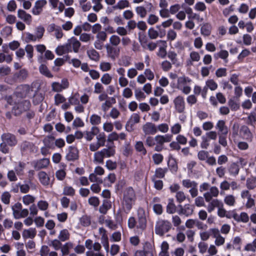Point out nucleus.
Wrapping results in <instances>:
<instances>
[{
    "label": "nucleus",
    "instance_id": "13",
    "mask_svg": "<svg viewBox=\"0 0 256 256\" xmlns=\"http://www.w3.org/2000/svg\"><path fill=\"white\" fill-rule=\"evenodd\" d=\"M210 232L212 237L215 238V245L217 246H222L224 244L225 238L221 236L220 230L218 228H212Z\"/></svg>",
    "mask_w": 256,
    "mask_h": 256
},
{
    "label": "nucleus",
    "instance_id": "25",
    "mask_svg": "<svg viewBox=\"0 0 256 256\" xmlns=\"http://www.w3.org/2000/svg\"><path fill=\"white\" fill-rule=\"evenodd\" d=\"M232 218L237 222H242L246 223L249 220V216L246 212H242L240 214H238L234 212H232Z\"/></svg>",
    "mask_w": 256,
    "mask_h": 256
},
{
    "label": "nucleus",
    "instance_id": "46",
    "mask_svg": "<svg viewBox=\"0 0 256 256\" xmlns=\"http://www.w3.org/2000/svg\"><path fill=\"white\" fill-rule=\"evenodd\" d=\"M168 170V168H158L156 170L154 176L159 178H164Z\"/></svg>",
    "mask_w": 256,
    "mask_h": 256
},
{
    "label": "nucleus",
    "instance_id": "33",
    "mask_svg": "<svg viewBox=\"0 0 256 256\" xmlns=\"http://www.w3.org/2000/svg\"><path fill=\"white\" fill-rule=\"evenodd\" d=\"M100 130L98 127L92 126L90 132H86V134L85 138L88 141L92 140L94 136L98 134Z\"/></svg>",
    "mask_w": 256,
    "mask_h": 256
},
{
    "label": "nucleus",
    "instance_id": "45",
    "mask_svg": "<svg viewBox=\"0 0 256 256\" xmlns=\"http://www.w3.org/2000/svg\"><path fill=\"white\" fill-rule=\"evenodd\" d=\"M228 170L230 175L236 176L239 172V166L236 164L234 162L230 166Z\"/></svg>",
    "mask_w": 256,
    "mask_h": 256
},
{
    "label": "nucleus",
    "instance_id": "48",
    "mask_svg": "<svg viewBox=\"0 0 256 256\" xmlns=\"http://www.w3.org/2000/svg\"><path fill=\"white\" fill-rule=\"evenodd\" d=\"M110 44L112 46H117L120 43V38L119 36L114 34L110 38Z\"/></svg>",
    "mask_w": 256,
    "mask_h": 256
},
{
    "label": "nucleus",
    "instance_id": "1",
    "mask_svg": "<svg viewBox=\"0 0 256 256\" xmlns=\"http://www.w3.org/2000/svg\"><path fill=\"white\" fill-rule=\"evenodd\" d=\"M136 200V192L132 187H128L123 192L122 207L124 211L128 214L135 204Z\"/></svg>",
    "mask_w": 256,
    "mask_h": 256
},
{
    "label": "nucleus",
    "instance_id": "49",
    "mask_svg": "<svg viewBox=\"0 0 256 256\" xmlns=\"http://www.w3.org/2000/svg\"><path fill=\"white\" fill-rule=\"evenodd\" d=\"M246 186L248 190H253L256 188V178H248L246 181Z\"/></svg>",
    "mask_w": 256,
    "mask_h": 256
},
{
    "label": "nucleus",
    "instance_id": "47",
    "mask_svg": "<svg viewBox=\"0 0 256 256\" xmlns=\"http://www.w3.org/2000/svg\"><path fill=\"white\" fill-rule=\"evenodd\" d=\"M58 239L61 242H65L68 240L70 238V233L66 229L62 230L58 236Z\"/></svg>",
    "mask_w": 256,
    "mask_h": 256
},
{
    "label": "nucleus",
    "instance_id": "19",
    "mask_svg": "<svg viewBox=\"0 0 256 256\" xmlns=\"http://www.w3.org/2000/svg\"><path fill=\"white\" fill-rule=\"evenodd\" d=\"M50 160L47 158H44L38 160H34L32 164L34 168L36 170H40L47 168L50 164Z\"/></svg>",
    "mask_w": 256,
    "mask_h": 256
},
{
    "label": "nucleus",
    "instance_id": "3",
    "mask_svg": "<svg viewBox=\"0 0 256 256\" xmlns=\"http://www.w3.org/2000/svg\"><path fill=\"white\" fill-rule=\"evenodd\" d=\"M85 246L88 251L86 252V256H104V254L100 252L102 246L99 242L92 243V240L88 239L85 242Z\"/></svg>",
    "mask_w": 256,
    "mask_h": 256
},
{
    "label": "nucleus",
    "instance_id": "4",
    "mask_svg": "<svg viewBox=\"0 0 256 256\" xmlns=\"http://www.w3.org/2000/svg\"><path fill=\"white\" fill-rule=\"evenodd\" d=\"M172 228V224L168 220L158 218L155 226V233L160 236H163L168 232Z\"/></svg>",
    "mask_w": 256,
    "mask_h": 256
},
{
    "label": "nucleus",
    "instance_id": "22",
    "mask_svg": "<svg viewBox=\"0 0 256 256\" xmlns=\"http://www.w3.org/2000/svg\"><path fill=\"white\" fill-rule=\"evenodd\" d=\"M172 138V135L166 134L164 135H156L155 136L156 144L163 146L164 143L170 142Z\"/></svg>",
    "mask_w": 256,
    "mask_h": 256
},
{
    "label": "nucleus",
    "instance_id": "42",
    "mask_svg": "<svg viewBox=\"0 0 256 256\" xmlns=\"http://www.w3.org/2000/svg\"><path fill=\"white\" fill-rule=\"evenodd\" d=\"M136 150L140 152L142 155L146 154V150L144 146V143L142 141H137L134 145Z\"/></svg>",
    "mask_w": 256,
    "mask_h": 256
},
{
    "label": "nucleus",
    "instance_id": "55",
    "mask_svg": "<svg viewBox=\"0 0 256 256\" xmlns=\"http://www.w3.org/2000/svg\"><path fill=\"white\" fill-rule=\"evenodd\" d=\"M206 86L211 90H215L218 88V84L212 79L208 80L206 82Z\"/></svg>",
    "mask_w": 256,
    "mask_h": 256
},
{
    "label": "nucleus",
    "instance_id": "53",
    "mask_svg": "<svg viewBox=\"0 0 256 256\" xmlns=\"http://www.w3.org/2000/svg\"><path fill=\"white\" fill-rule=\"evenodd\" d=\"M68 102L71 105H76L80 103V97L78 93L72 95L68 98Z\"/></svg>",
    "mask_w": 256,
    "mask_h": 256
},
{
    "label": "nucleus",
    "instance_id": "36",
    "mask_svg": "<svg viewBox=\"0 0 256 256\" xmlns=\"http://www.w3.org/2000/svg\"><path fill=\"white\" fill-rule=\"evenodd\" d=\"M86 53L90 60L96 62H97L99 60L100 54L94 49L92 48L88 50H87Z\"/></svg>",
    "mask_w": 256,
    "mask_h": 256
},
{
    "label": "nucleus",
    "instance_id": "26",
    "mask_svg": "<svg viewBox=\"0 0 256 256\" xmlns=\"http://www.w3.org/2000/svg\"><path fill=\"white\" fill-rule=\"evenodd\" d=\"M216 128L218 130V134H228V129L224 120H219L216 125Z\"/></svg>",
    "mask_w": 256,
    "mask_h": 256
},
{
    "label": "nucleus",
    "instance_id": "61",
    "mask_svg": "<svg viewBox=\"0 0 256 256\" xmlns=\"http://www.w3.org/2000/svg\"><path fill=\"white\" fill-rule=\"evenodd\" d=\"M102 0H92V2L94 4L92 8L96 12H99L103 8V6L102 4Z\"/></svg>",
    "mask_w": 256,
    "mask_h": 256
},
{
    "label": "nucleus",
    "instance_id": "7",
    "mask_svg": "<svg viewBox=\"0 0 256 256\" xmlns=\"http://www.w3.org/2000/svg\"><path fill=\"white\" fill-rule=\"evenodd\" d=\"M30 106V103L28 100H23L16 104L12 108V112L16 116L20 115L22 112L28 110Z\"/></svg>",
    "mask_w": 256,
    "mask_h": 256
},
{
    "label": "nucleus",
    "instance_id": "29",
    "mask_svg": "<svg viewBox=\"0 0 256 256\" xmlns=\"http://www.w3.org/2000/svg\"><path fill=\"white\" fill-rule=\"evenodd\" d=\"M179 208H180L179 214H184L186 216H191L193 213L194 208L192 206L188 204H185L184 206L182 205H180Z\"/></svg>",
    "mask_w": 256,
    "mask_h": 256
},
{
    "label": "nucleus",
    "instance_id": "6",
    "mask_svg": "<svg viewBox=\"0 0 256 256\" xmlns=\"http://www.w3.org/2000/svg\"><path fill=\"white\" fill-rule=\"evenodd\" d=\"M96 136L97 142L91 143L89 146L90 150L92 152H96L100 147L105 146L106 142V136L105 134L103 132H98Z\"/></svg>",
    "mask_w": 256,
    "mask_h": 256
},
{
    "label": "nucleus",
    "instance_id": "30",
    "mask_svg": "<svg viewBox=\"0 0 256 256\" xmlns=\"http://www.w3.org/2000/svg\"><path fill=\"white\" fill-rule=\"evenodd\" d=\"M72 52V50L70 49L68 43L62 46H58L56 50V54L59 56H62L64 54Z\"/></svg>",
    "mask_w": 256,
    "mask_h": 256
},
{
    "label": "nucleus",
    "instance_id": "18",
    "mask_svg": "<svg viewBox=\"0 0 256 256\" xmlns=\"http://www.w3.org/2000/svg\"><path fill=\"white\" fill-rule=\"evenodd\" d=\"M174 108L178 113H182L185 109V102L182 96H178L174 100Z\"/></svg>",
    "mask_w": 256,
    "mask_h": 256
},
{
    "label": "nucleus",
    "instance_id": "32",
    "mask_svg": "<svg viewBox=\"0 0 256 256\" xmlns=\"http://www.w3.org/2000/svg\"><path fill=\"white\" fill-rule=\"evenodd\" d=\"M168 57L171 60L172 64L174 65H175L176 66H180V62L178 58L177 54L174 51H168Z\"/></svg>",
    "mask_w": 256,
    "mask_h": 256
},
{
    "label": "nucleus",
    "instance_id": "43",
    "mask_svg": "<svg viewBox=\"0 0 256 256\" xmlns=\"http://www.w3.org/2000/svg\"><path fill=\"white\" fill-rule=\"evenodd\" d=\"M130 6V3L128 0H121L118 2L116 4L113 6L114 10H122Z\"/></svg>",
    "mask_w": 256,
    "mask_h": 256
},
{
    "label": "nucleus",
    "instance_id": "35",
    "mask_svg": "<svg viewBox=\"0 0 256 256\" xmlns=\"http://www.w3.org/2000/svg\"><path fill=\"white\" fill-rule=\"evenodd\" d=\"M111 202L109 200H104L102 204L99 208V211L101 214H106L111 208Z\"/></svg>",
    "mask_w": 256,
    "mask_h": 256
},
{
    "label": "nucleus",
    "instance_id": "39",
    "mask_svg": "<svg viewBox=\"0 0 256 256\" xmlns=\"http://www.w3.org/2000/svg\"><path fill=\"white\" fill-rule=\"evenodd\" d=\"M224 203L230 206H233L236 203V198L232 194L226 195L224 200Z\"/></svg>",
    "mask_w": 256,
    "mask_h": 256
},
{
    "label": "nucleus",
    "instance_id": "11",
    "mask_svg": "<svg viewBox=\"0 0 256 256\" xmlns=\"http://www.w3.org/2000/svg\"><path fill=\"white\" fill-rule=\"evenodd\" d=\"M138 224L137 228L142 230L146 228V216L145 210L142 208H139L138 210Z\"/></svg>",
    "mask_w": 256,
    "mask_h": 256
},
{
    "label": "nucleus",
    "instance_id": "50",
    "mask_svg": "<svg viewBox=\"0 0 256 256\" xmlns=\"http://www.w3.org/2000/svg\"><path fill=\"white\" fill-rule=\"evenodd\" d=\"M176 211V206L173 199H169L168 203L166 206V212L168 214H174Z\"/></svg>",
    "mask_w": 256,
    "mask_h": 256
},
{
    "label": "nucleus",
    "instance_id": "2",
    "mask_svg": "<svg viewBox=\"0 0 256 256\" xmlns=\"http://www.w3.org/2000/svg\"><path fill=\"white\" fill-rule=\"evenodd\" d=\"M94 152L93 162L96 164H104V158L112 157L115 155L116 149L114 146H110Z\"/></svg>",
    "mask_w": 256,
    "mask_h": 256
},
{
    "label": "nucleus",
    "instance_id": "34",
    "mask_svg": "<svg viewBox=\"0 0 256 256\" xmlns=\"http://www.w3.org/2000/svg\"><path fill=\"white\" fill-rule=\"evenodd\" d=\"M42 142L44 146L51 149L54 148V138L52 136H48L44 138Z\"/></svg>",
    "mask_w": 256,
    "mask_h": 256
},
{
    "label": "nucleus",
    "instance_id": "28",
    "mask_svg": "<svg viewBox=\"0 0 256 256\" xmlns=\"http://www.w3.org/2000/svg\"><path fill=\"white\" fill-rule=\"evenodd\" d=\"M38 176V180L42 185L47 186L50 184V178L45 172H40Z\"/></svg>",
    "mask_w": 256,
    "mask_h": 256
},
{
    "label": "nucleus",
    "instance_id": "58",
    "mask_svg": "<svg viewBox=\"0 0 256 256\" xmlns=\"http://www.w3.org/2000/svg\"><path fill=\"white\" fill-rule=\"evenodd\" d=\"M90 122L92 125H98L101 122V117L98 114H92L90 118Z\"/></svg>",
    "mask_w": 256,
    "mask_h": 256
},
{
    "label": "nucleus",
    "instance_id": "60",
    "mask_svg": "<svg viewBox=\"0 0 256 256\" xmlns=\"http://www.w3.org/2000/svg\"><path fill=\"white\" fill-rule=\"evenodd\" d=\"M63 194L66 196H74L75 194V190L70 186H65L63 190Z\"/></svg>",
    "mask_w": 256,
    "mask_h": 256
},
{
    "label": "nucleus",
    "instance_id": "16",
    "mask_svg": "<svg viewBox=\"0 0 256 256\" xmlns=\"http://www.w3.org/2000/svg\"><path fill=\"white\" fill-rule=\"evenodd\" d=\"M219 190L215 186L210 187L209 191L204 194V197L206 202H210L212 200L213 198H216L219 194Z\"/></svg>",
    "mask_w": 256,
    "mask_h": 256
},
{
    "label": "nucleus",
    "instance_id": "17",
    "mask_svg": "<svg viewBox=\"0 0 256 256\" xmlns=\"http://www.w3.org/2000/svg\"><path fill=\"white\" fill-rule=\"evenodd\" d=\"M1 138L2 140L6 142L10 146H14L18 143L16 136L10 133L4 134L2 135Z\"/></svg>",
    "mask_w": 256,
    "mask_h": 256
},
{
    "label": "nucleus",
    "instance_id": "8",
    "mask_svg": "<svg viewBox=\"0 0 256 256\" xmlns=\"http://www.w3.org/2000/svg\"><path fill=\"white\" fill-rule=\"evenodd\" d=\"M154 9L153 5L150 2H148L145 6H138L136 8V14L141 18H145L148 12H151Z\"/></svg>",
    "mask_w": 256,
    "mask_h": 256
},
{
    "label": "nucleus",
    "instance_id": "21",
    "mask_svg": "<svg viewBox=\"0 0 256 256\" xmlns=\"http://www.w3.org/2000/svg\"><path fill=\"white\" fill-rule=\"evenodd\" d=\"M28 76V72L26 69H22L14 75V80L11 82H8L12 84L14 82L18 81L22 82Z\"/></svg>",
    "mask_w": 256,
    "mask_h": 256
},
{
    "label": "nucleus",
    "instance_id": "44",
    "mask_svg": "<svg viewBox=\"0 0 256 256\" xmlns=\"http://www.w3.org/2000/svg\"><path fill=\"white\" fill-rule=\"evenodd\" d=\"M212 27L209 24H204L200 28V32L204 36H207L210 34Z\"/></svg>",
    "mask_w": 256,
    "mask_h": 256
},
{
    "label": "nucleus",
    "instance_id": "51",
    "mask_svg": "<svg viewBox=\"0 0 256 256\" xmlns=\"http://www.w3.org/2000/svg\"><path fill=\"white\" fill-rule=\"evenodd\" d=\"M35 200V197L30 194L25 195L22 198L23 203L26 206L32 204Z\"/></svg>",
    "mask_w": 256,
    "mask_h": 256
},
{
    "label": "nucleus",
    "instance_id": "23",
    "mask_svg": "<svg viewBox=\"0 0 256 256\" xmlns=\"http://www.w3.org/2000/svg\"><path fill=\"white\" fill-rule=\"evenodd\" d=\"M66 158L68 161H74L77 160L78 158V151L77 148L73 146H70Z\"/></svg>",
    "mask_w": 256,
    "mask_h": 256
},
{
    "label": "nucleus",
    "instance_id": "54",
    "mask_svg": "<svg viewBox=\"0 0 256 256\" xmlns=\"http://www.w3.org/2000/svg\"><path fill=\"white\" fill-rule=\"evenodd\" d=\"M240 132L241 134H242L246 139L252 138V134L249 128L246 126H242L240 130Z\"/></svg>",
    "mask_w": 256,
    "mask_h": 256
},
{
    "label": "nucleus",
    "instance_id": "63",
    "mask_svg": "<svg viewBox=\"0 0 256 256\" xmlns=\"http://www.w3.org/2000/svg\"><path fill=\"white\" fill-rule=\"evenodd\" d=\"M112 80V77L108 73L104 74L100 78L101 82L105 85L109 84L111 82Z\"/></svg>",
    "mask_w": 256,
    "mask_h": 256
},
{
    "label": "nucleus",
    "instance_id": "24",
    "mask_svg": "<svg viewBox=\"0 0 256 256\" xmlns=\"http://www.w3.org/2000/svg\"><path fill=\"white\" fill-rule=\"evenodd\" d=\"M18 17L28 25H30L32 22V16L24 10L21 9L18 10Z\"/></svg>",
    "mask_w": 256,
    "mask_h": 256
},
{
    "label": "nucleus",
    "instance_id": "52",
    "mask_svg": "<svg viewBox=\"0 0 256 256\" xmlns=\"http://www.w3.org/2000/svg\"><path fill=\"white\" fill-rule=\"evenodd\" d=\"M134 96L136 98L138 101L142 100L146 98V96L140 88H136L134 90Z\"/></svg>",
    "mask_w": 256,
    "mask_h": 256
},
{
    "label": "nucleus",
    "instance_id": "40",
    "mask_svg": "<svg viewBox=\"0 0 256 256\" xmlns=\"http://www.w3.org/2000/svg\"><path fill=\"white\" fill-rule=\"evenodd\" d=\"M39 70L41 74L48 78H52L53 77V75L51 74L48 67L44 64H42L40 66Z\"/></svg>",
    "mask_w": 256,
    "mask_h": 256
},
{
    "label": "nucleus",
    "instance_id": "59",
    "mask_svg": "<svg viewBox=\"0 0 256 256\" xmlns=\"http://www.w3.org/2000/svg\"><path fill=\"white\" fill-rule=\"evenodd\" d=\"M118 64L127 67L130 64V58L128 56H124L118 61Z\"/></svg>",
    "mask_w": 256,
    "mask_h": 256
},
{
    "label": "nucleus",
    "instance_id": "20",
    "mask_svg": "<svg viewBox=\"0 0 256 256\" xmlns=\"http://www.w3.org/2000/svg\"><path fill=\"white\" fill-rule=\"evenodd\" d=\"M46 4L47 2L46 0H38L36 1L32 9V14L36 16L40 14L42 11L43 8Z\"/></svg>",
    "mask_w": 256,
    "mask_h": 256
},
{
    "label": "nucleus",
    "instance_id": "10",
    "mask_svg": "<svg viewBox=\"0 0 256 256\" xmlns=\"http://www.w3.org/2000/svg\"><path fill=\"white\" fill-rule=\"evenodd\" d=\"M240 197L242 200H247L245 204V206L247 208H250L255 206V200L252 197V195L248 190H242L240 192Z\"/></svg>",
    "mask_w": 256,
    "mask_h": 256
},
{
    "label": "nucleus",
    "instance_id": "56",
    "mask_svg": "<svg viewBox=\"0 0 256 256\" xmlns=\"http://www.w3.org/2000/svg\"><path fill=\"white\" fill-rule=\"evenodd\" d=\"M49 246H52L56 250H57L60 248L62 244L59 239H55L49 242Z\"/></svg>",
    "mask_w": 256,
    "mask_h": 256
},
{
    "label": "nucleus",
    "instance_id": "37",
    "mask_svg": "<svg viewBox=\"0 0 256 256\" xmlns=\"http://www.w3.org/2000/svg\"><path fill=\"white\" fill-rule=\"evenodd\" d=\"M36 235V230L30 228L28 230H24L22 234V237L24 238H33L35 237Z\"/></svg>",
    "mask_w": 256,
    "mask_h": 256
},
{
    "label": "nucleus",
    "instance_id": "57",
    "mask_svg": "<svg viewBox=\"0 0 256 256\" xmlns=\"http://www.w3.org/2000/svg\"><path fill=\"white\" fill-rule=\"evenodd\" d=\"M94 37L90 34L87 33H82L80 36V40L82 42H88L93 40Z\"/></svg>",
    "mask_w": 256,
    "mask_h": 256
},
{
    "label": "nucleus",
    "instance_id": "12",
    "mask_svg": "<svg viewBox=\"0 0 256 256\" xmlns=\"http://www.w3.org/2000/svg\"><path fill=\"white\" fill-rule=\"evenodd\" d=\"M36 148V146L33 142L27 140L22 142L20 144V150L22 154L34 152Z\"/></svg>",
    "mask_w": 256,
    "mask_h": 256
},
{
    "label": "nucleus",
    "instance_id": "15",
    "mask_svg": "<svg viewBox=\"0 0 256 256\" xmlns=\"http://www.w3.org/2000/svg\"><path fill=\"white\" fill-rule=\"evenodd\" d=\"M140 121V116L138 114L134 113L130 116L129 120L126 122V128L128 132L133 130L134 126L138 124Z\"/></svg>",
    "mask_w": 256,
    "mask_h": 256
},
{
    "label": "nucleus",
    "instance_id": "38",
    "mask_svg": "<svg viewBox=\"0 0 256 256\" xmlns=\"http://www.w3.org/2000/svg\"><path fill=\"white\" fill-rule=\"evenodd\" d=\"M228 56V52L226 50H221L218 52L215 53L214 54V59L218 60V58H220L224 60L225 62H227V58Z\"/></svg>",
    "mask_w": 256,
    "mask_h": 256
},
{
    "label": "nucleus",
    "instance_id": "27",
    "mask_svg": "<svg viewBox=\"0 0 256 256\" xmlns=\"http://www.w3.org/2000/svg\"><path fill=\"white\" fill-rule=\"evenodd\" d=\"M67 43L70 48V49L72 50H72L74 52H78L79 51L81 44L76 38L74 36L72 37L70 39L68 40Z\"/></svg>",
    "mask_w": 256,
    "mask_h": 256
},
{
    "label": "nucleus",
    "instance_id": "9",
    "mask_svg": "<svg viewBox=\"0 0 256 256\" xmlns=\"http://www.w3.org/2000/svg\"><path fill=\"white\" fill-rule=\"evenodd\" d=\"M142 131L144 136L154 135L158 132L156 126L152 122H146L142 125Z\"/></svg>",
    "mask_w": 256,
    "mask_h": 256
},
{
    "label": "nucleus",
    "instance_id": "41",
    "mask_svg": "<svg viewBox=\"0 0 256 256\" xmlns=\"http://www.w3.org/2000/svg\"><path fill=\"white\" fill-rule=\"evenodd\" d=\"M182 186L186 188H191L194 186H198V184L194 181L190 179L183 180L182 181Z\"/></svg>",
    "mask_w": 256,
    "mask_h": 256
},
{
    "label": "nucleus",
    "instance_id": "64",
    "mask_svg": "<svg viewBox=\"0 0 256 256\" xmlns=\"http://www.w3.org/2000/svg\"><path fill=\"white\" fill-rule=\"evenodd\" d=\"M112 64L109 62H102L100 64V68L102 72H108L111 69Z\"/></svg>",
    "mask_w": 256,
    "mask_h": 256
},
{
    "label": "nucleus",
    "instance_id": "5",
    "mask_svg": "<svg viewBox=\"0 0 256 256\" xmlns=\"http://www.w3.org/2000/svg\"><path fill=\"white\" fill-rule=\"evenodd\" d=\"M192 82L189 78L182 76L178 78L177 88L180 90L184 94H188L191 91V88L188 85Z\"/></svg>",
    "mask_w": 256,
    "mask_h": 256
},
{
    "label": "nucleus",
    "instance_id": "31",
    "mask_svg": "<svg viewBox=\"0 0 256 256\" xmlns=\"http://www.w3.org/2000/svg\"><path fill=\"white\" fill-rule=\"evenodd\" d=\"M208 202L207 210L209 212H212L216 208H218L222 205V202L218 199H213Z\"/></svg>",
    "mask_w": 256,
    "mask_h": 256
},
{
    "label": "nucleus",
    "instance_id": "14",
    "mask_svg": "<svg viewBox=\"0 0 256 256\" xmlns=\"http://www.w3.org/2000/svg\"><path fill=\"white\" fill-rule=\"evenodd\" d=\"M106 50L107 56L112 60H115L120 54V48L116 46H112L110 44H106L105 46Z\"/></svg>",
    "mask_w": 256,
    "mask_h": 256
},
{
    "label": "nucleus",
    "instance_id": "62",
    "mask_svg": "<svg viewBox=\"0 0 256 256\" xmlns=\"http://www.w3.org/2000/svg\"><path fill=\"white\" fill-rule=\"evenodd\" d=\"M212 228H210L208 231H203L200 233V236L201 240L203 241H206L209 239L210 236H212V233L210 232Z\"/></svg>",
    "mask_w": 256,
    "mask_h": 256
}]
</instances>
